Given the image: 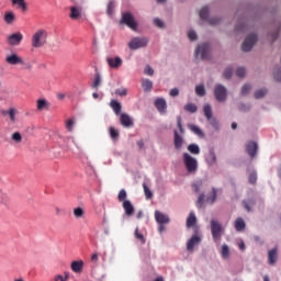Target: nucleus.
Returning a JSON list of instances; mask_svg holds the SVG:
<instances>
[{"label":"nucleus","mask_w":281,"mask_h":281,"mask_svg":"<svg viewBox=\"0 0 281 281\" xmlns=\"http://www.w3.org/2000/svg\"><path fill=\"white\" fill-rule=\"evenodd\" d=\"M183 164L190 175H194L199 170V161L188 153L183 154Z\"/></svg>","instance_id":"nucleus-1"},{"label":"nucleus","mask_w":281,"mask_h":281,"mask_svg":"<svg viewBox=\"0 0 281 281\" xmlns=\"http://www.w3.org/2000/svg\"><path fill=\"white\" fill-rule=\"evenodd\" d=\"M47 43V31L38 30L32 37V47H43Z\"/></svg>","instance_id":"nucleus-2"},{"label":"nucleus","mask_w":281,"mask_h":281,"mask_svg":"<svg viewBox=\"0 0 281 281\" xmlns=\"http://www.w3.org/2000/svg\"><path fill=\"white\" fill-rule=\"evenodd\" d=\"M223 232V225L216 222V220H211V234L214 243H218V240H221Z\"/></svg>","instance_id":"nucleus-3"},{"label":"nucleus","mask_w":281,"mask_h":281,"mask_svg":"<svg viewBox=\"0 0 281 281\" xmlns=\"http://www.w3.org/2000/svg\"><path fill=\"white\" fill-rule=\"evenodd\" d=\"M257 42H258V35L256 34L248 35L241 45L243 52H251V49L254 48Z\"/></svg>","instance_id":"nucleus-4"},{"label":"nucleus","mask_w":281,"mask_h":281,"mask_svg":"<svg viewBox=\"0 0 281 281\" xmlns=\"http://www.w3.org/2000/svg\"><path fill=\"white\" fill-rule=\"evenodd\" d=\"M214 95L217 102H225L227 100V88L223 85H216L214 88Z\"/></svg>","instance_id":"nucleus-5"},{"label":"nucleus","mask_w":281,"mask_h":281,"mask_svg":"<svg viewBox=\"0 0 281 281\" xmlns=\"http://www.w3.org/2000/svg\"><path fill=\"white\" fill-rule=\"evenodd\" d=\"M5 63H8V65H25L23 58L16 54H11L7 56ZM26 69H32V66L30 64H26Z\"/></svg>","instance_id":"nucleus-6"},{"label":"nucleus","mask_w":281,"mask_h":281,"mask_svg":"<svg viewBox=\"0 0 281 281\" xmlns=\"http://www.w3.org/2000/svg\"><path fill=\"white\" fill-rule=\"evenodd\" d=\"M148 45V38L146 37H134L130 43V49H140V47H146Z\"/></svg>","instance_id":"nucleus-7"},{"label":"nucleus","mask_w":281,"mask_h":281,"mask_svg":"<svg viewBox=\"0 0 281 281\" xmlns=\"http://www.w3.org/2000/svg\"><path fill=\"white\" fill-rule=\"evenodd\" d=\"M187 229H193L195 234H199V225H196V215L194 212H190L188 217H187Z\"/></svg>","instance_id":"nucleus-8"},{"label":"nucleus","mask_w":281,"mask_h":281,"mask_svg":"<svg viewBox=\"0 0 281 281\" xmlns=\"http://www.w3.org/2000/svg\"><path fill=\"white\" fill-rule=\"evenodd\" d=\"M195 56H201L202 60L210 58V44L199 45L195 49Z\"/></svg>","instance_id":"nucleus-9"},{"label":"nucleus","mask_w":281,"mask_h":281,"mask_svg":"<svg viewBox=\"0 0 281 281\" xmlns=\"http://www.w3.org/2000/svg\"><path fill=\"white\" fill-rule=\"evenodd\" d=\"M122 23L127 25V27H131V30H137V22L135 21V18L133 14L126 12L122 15Z\"/></svg>","instance_id":"nucleus-10"},{"label":"nucleus","mask_w":281,"mask_h":281,"mask_svg":"<svg viewBox=\"0 0 281 281\" xmlns=\"http://www.w3.org/2000/svg\"><path fill=\"white\" fill-rule=\"evenodd\" d=\"M198 245H201V236H199L196 233L192 235V237L187 241V251H194V247Z\"/></svg>","instance_id":"nucleus-11"},{"label":"nucleus","mask_w":281,"mask_h":281,"mask_svg":"<svg viewBox=\"0 0 281 281\" xmlns=\"http://www.w3.org/2000/svg\"><path fill=\"white\" fill-rule=\"evenodd\" d=\"M9 45H21V41H23V34L21 33H13L8 37Z\"/></svg>","instance_id":"nucleus-12"},{"label":"nucleus","mask_w":281,"mask_h":281,"mask_svg":"<svg viewBox=\"0 0 281 281\" xmlns=\"http://www.w3.org/2000/svg\"><path fill=\"white\" fill-rule=\"evenodd\" d=\"M246 153L251 158L256 157V154L258 153V144L256 142H248L246 144Z\"/></svg>","instance_id":"nucleus-13"},{"label":"nucleus","mask_w":281,"mask_h":281,"mask_svg":"<svg viewBox=\"0 0 281 281\" xmlns=\"http://www.w3.org/2000/svg\"><path fill=\"white\" fill-rule=\"evenodd\" d=\"M106 63L109 65V67H111V69H120L121 65H122V58L121 57H109L106 59Z\"/></svg>","instance_id":"nucleus-14"},{"label":"nucleus","mask_w":281,"mask_h":281,"mask_svg":"<svg viewBox=\"0 0 281 281\" xmlns=\"http://www.w3.org/2000/svg\"><path fill=\"white\" fill-rule=\"evenodd\" d=\"M173 146L176 150H181L183 146V136L179 135V132L177 131L173 132Z\"/></svg>","instance_id":"nucleus-15"},{"label":"nucleus","mask_w":281,"mask_h":281,"mask_svg":"<svg viewBox=\"0 0 281 281\" xmlns=\"http://www.w3.org/2000/svg\"><path fill=\"white\" fill-rule=\"evenodd\" d=\"M155 218H156V222L158 223V225H166V224L170 223V218L159 211L155 212Z\"/></svg>","instance_id":"nucleus-16"},{"label":"nucleus","mask_w":281,"mask_h":281,"mask_svg":"<svg viewBox=\"0 0 281 281\" xmlns=\"http://www.w3.org/2000/svg\"><path fill=\"white\" fill-rule=\"evenodd\" d=\"M155 106H156L157 111H159V113H166V109H168V105L166 103V99L158 98L155 101Z\"/></svg>","instance_id":"nucleus-17"},{"label":"nucleus","mask_w":281,"mask_h":281,"mask_svg":"<svg viewBox=\"0 0 281 281\" xmlns=\"http://www.w3.org/2000/svg\"><path fill=\"white\" fill-rule=\"evenodd\" d=\"M120 122L122 126H124L125 128H131V126H133V120L128 114H125V113L121 114Z\"/></svg>","instance_id":"nucleus-18"},{"label":"nucleus","mask_w":281,"mask_h":281,"mask_svg":"<svg viewBox=\"0 0 281 281\" xmlns=\"http://www.w3.org/2000/svg\"><path fill=\"white\" fill-rule=\"evenodd\" d=\"M0 203L8 210L10 207V195H8L3 190H0Z\"/></svg>","instance_id":"nucleus-19"},{"label":"nucleus","mask_w":281,"mask_h":281,"mask_svg":"<svg viewBox=\"0 0 281 281\" xmlns=\"http://www.w3.org/2000/svg\"><path fill=\"white\" fill-rule=\"evenodd\" d=\"M82 14V8L80 7H71L70 8V19H72L74 21H76L77 19H80Z\"/></svg>","instance_id":"nucleus-20"},{"label":"nucleus","mask_w":281,"mask_h":281,"mask_svg":"<svg viewBox=\"0 0 281 281\" xmlns=\"http://www.w3.org/2000/svg\"><path fill=\"white\" fill-rule=\"evenodd\" d=\"M123 209L125 210L126 216H133V214H135V207L133 206L131 201H124Z\"/></svg>","instance_id":"nucleus-21"},{"label":"nucleus","mask_w":281,"mask_h":281,"mask_svg":"<svg viewBox=\"0 0 281 281\" xmlns=\"http://www.w3.org/2000/svg\"><path fill=\"white\" fill-rule=\"evenodd\" d=\"M70 267H71V270L74 271V273H81L82 268L85 267V262L82 260L72 261Z\"/></svg>","instance_id":"nucleus-22"},{"label":"nucleus","mask_w":281,"mask_h":281,"mask_svg":"<svg viewBox=\"0 0 281 281\" xmlns=\"http://www.w3.org/2000/svg\"><path fill=\"white\" fill-rule=\"evenodd\" d=\"M278 260V248H273L268 252V262L269 265H276Z\"/></svg>","instance_id":"nucleus-23"},{"label":"nucleus","mask_w":281,"mask_h":281,"mask_svg":"<svg viewBox=\"0 0 281 281\" xmlns=\"http://www.w3.org/2000/svg\"><path fill=\"white\" fill-rule=\"evenodd\" d=\"M206 164L209 166H214V164H216V153H214V149H211L206 155Z\"/></svg>","instance_id":"nucleus-24"},{"label":"nucleus","mask_w":281,"mask_h":281,"mask_svg":"<svg viewBox=\"0 0 281 281\" xmlns=\"http://www.w3.org/2000/svg\"><path fill=\"white\" fill-rule=\"evenodd\" d=\"M110 106L114 111L115 115H120L122 113V104L116 100H112Z\"/></svg>","instance_id":"nucleus-25"},{"label":"nucleus","mask_w":281,"mask_h":281,"mask_svg":"<svg viewBox=\"0 0 281 281\" xmlns=\"http://www.w3.org/2000/svg\"><path fill=\"white\" fill-rule=\"evenodd\" d=\"M95 75H94V80L92 83V89L98 90L100 85H102V77L100 76V72L98 71V69H95Z\"/></svg>","instance_id":"nucleus-26"},{"label":"nucleus","mask_w":281,"mask_h":281,"mask_svg":"<svg viewBox=\"0 0 281 281\" xmlns=\"http://www.w3.org/2000/svg\"><path fill=\"white\" fill-rule=\"evenodd\" d=\"M11 1L13 5H19L22 12H27V3H25V0H11Z\"/></svg>","instance_id":"nucleus-27"},{"label":"nucleus","mask_w":281,"mask_h":281,"mask_svg":"<svg viewBox=\"0 0 281 281\" xmlns=\"http://www.w3.org/2000/svg\"><path fill=\"white\" fill-rule=\"evenodd\" d=\"M110 137L113 139V142H117L120 139V132L115 130V127L111 126L109 128Z\"/></svg>","instance_id":"nucleus-28"},{"label":"nucleus","mask_w":281,"mask_h":281,"mask_svg":"<svg viewBox=\"0 0 281 281\" xmlns=\"http://www.w3.org/2000/svg\"><path fill=\"white\" fill-rule=\"evenodd\" d=\"M246 225H245V221L240 217H238L237 220H235V228L237 232H243V229H245Z\"/></svg>","instance_id":"nucleus-29"},{"label":"nucleus","mask_w":281,"mask_h":281,"mask_svg":"<svg viewBox=\"0 0 281 281\" xmlns=\"http://www.w3.org/2000/svg\"><path fill=\"white\" fill-rule=\"evenodd\" d=\"M15 19H16V16L14 15V13L12 11H9L4 14V21H5V23H8V25H11V23H14Z\"/></svg>","instance_id":"nucleus-30"},{"label":"nucleus","mask_w":281,"mask_h":281,"mask_svg":"<svg viewBox=\"0 0 281 281\" xmlns=\"http://www.w3.org/2000/svg\"><path fill=\"white\" fill-rule=\"evenodd\" d=\"M188 150L191 153V155H200L201 153V148L196 144H190L188 146Z\"/></svg>","instance_id":"nucleus-31"},{"label":"nucleus","mask_w":281,"mask_h":281,"mask_svg":"<svg viewBox=\"0 0 281 281\" xmlns=\"http://www.w3.org/2000/svg\"><path fill=\"white\" fill-rule=\"evenodd\" d=\"M142 87H143L144 91H151L153 90V81H150L149 79H143Z\"/></svg>","instance_id":"nucleus-32"},{"label":"nucleus","mask_w":281,"mask_h":281,"mask_svg":"<svg viewBox=\"0 0 281 281\" xmlns=\"http://www.w3.org/2000/svg\"><path fill=\"white\" fill-rule=\"evenodd\" d=\"M75 218H83L85 217V209L76 207L72 211Z\"/></svg>","instance_id":"nucleus-33"},{"label":"nucleus","mask_w":281,"mask_h":281,"mask_svg":"<svg viewBox=\"0 0 281 281\" xmlns=\"http://www.w3.org/2000/svg\"><path fill=\"white\" fill-rule=\"evenodd\" d=\"M115 10V1L110 0L106 8V14L108 16H113V11Z\"/></svg>","instance_id":"nucleus-34"},{"label":"nucleus","mask_w":281,"mask_h":281,"mask_svg":"<svg viewBox=\"0 0 281 281\" xmlns=\"http://www.w3.org/2000/svg\"><path fill=\"white\" fill-rule=\"evenodd\" d=\"M184 111H187L188 113H196V111H198L196 104H194V103L186 104Z\"/></svg>","instance_id":"nucleus-35"},{"label":"nucleus","mask_w":281,"mask_h":281,"mask_svg":"<svg viewBox=\"0 0 281 281\" xmlns=\"http://www.w3.org/2000/svg\"><path fill=\"white\" fill-rule=\"evenodd\" d=\"M3 115H9L11 122L16 121V110H14V109H10L9 111L3 112Z\"/></svg>","instance_id":"nucleus-36"},{"label":"nucleus","mask_w":281,"mask_h":281,"mask_svg":"<svg viewBox=\"0 0 281 281\" xmlns=\"http://www.w3.org/2000/svg\"><path fill=\"white\" fill-rule=\"evenodd\" d=\"M207 16H210V9L207 7H203L200 10V18L205 21V20H207Z\"/></svg>","instance_id":"nucleus-37"},{"label":"nucleus","mask_w":281,"mask_h":281,"mask_svg":"<svg viewBox=\"0 0 281 281\" xmlns=\"http://www.w3.org/2000/svg\"><path fill=\"white\" fill-rule=\"evenodd\" d=\"M143 189H144L146 199L150 200L153 198V191H150V188H148V184H146V182L143 183Z\"/></svg>","instance_id":"nucleus-38"},{"label":"nucleus","mask_w":281,"mask_h":281,"mask_svg":"<svg viewBox=\"0 0 281 281\" xmlns=\"http://www.w3.org/2000/svg\"><path fill=\"white\" fill-rule=\"evenodd\" d=\"M221 254H222V258H229V246H227V244H224L222 246V250H221Z\"/></svg>","instance_id":"nucleus-39"},{"label":"nucleus","mask_w":281,"mask_h":281,"mask_svg":"<svg viewBox=\"0 0 281 281\" xmlns=\"http://www.w3.org/2000/svg\"><path fill=\"white\" fill-rule=\"evenodd\" d=\"M190 131H192V133H194L195 135H198L199 137H203V131H201L199 128V126L196 125H190L189 126Z\"/></svg>","instance_id":"nucleus-40"},{"label":"nucleus","mask_w":281,"mask_h":281,"mask_svg":"<svg viewBox=\"0 0 281 281\" xmlns=\"http://www.w3.org/2000/svg\"><path fill=\"white\" fill-rule=\"evenodd\" d=\"M11 139L16 144H21V142H23V136H21V133L15 132L12 134Z\"/></svg>","instance_id":"nucleus-41"},{"label":"nucleus","mask_w":281,"mask_h":281,"mask_svg":"<svg viewBox=\"0 0 281 281\" xmlns=\"http://www.w3.org/2000/svg\"><path fill=\"white\" fill-rule=\"evenodd\" d=\"M134 236H135V238H137V240H140V243L143 245L146 244V238H144V235L142 233H139V228L135 229Z\"/></svg>","instance_id":"nucleus-42"},{"label":"nucleus","mask_w":281,"mask_h":281,"mask_svg":"<svg viewBox=\"0 0 281 281\" xmlns=\"http://www.w3.org/2000/svg\"><path fill=\"white\" fill-rule=\"evenodd\" d=\"M204 115L206 120H210L212 117V106L210 104L204 105Z\"/></svg>","instance_id":"nucleus-43"},{"label":"nucleus","mask_w":281,"mask_h":281,"mask_svg":"<svg viewBox=\"0 0 281 281\" xmlns=\"http://www.w3.org/2000/svg\"><path fill=\"white\" fill-rule=\"evenodd\" d=\"M195 93L196 95H200L201 98H203V95H205V87L203 85L196 86Z\"/></svg>","instance_id":"nucleus-44"},{"label":"nucleus","mask_w":281,"mask_h":281,"mask_svg":"<svg viewBox=\"0 0 281 281\" xmlns=\"http://www.w3.org/2000/svg\"><path fill=\"white\" fill-rule=\"evenodd\" d=\"M267 95V89H260L255 92L256 100H260V98H265Z\"/></svg>","instance_id":"nucleus-45"},{"label":"nucleus","mask_w":281,"mask_h":281,"mask_svg":"<svg viewBox=\"0 0 281 281\" xmlns=\"http://www.w3.org/2000/svg\"><path fill=\"white\" fill-rule=\"evenodd\" d=\"M117 200H119L121 203H124V201H128V200H126V190L122 189V190L119 192Z\"/></svg>","instance_id":"nucleus-46"},{"label":"nucleus","mask_w":281,"mask_h":281,"mask_svg":"<svg viewBox=\"0 0 281 281\" xmlns=\"http://www.w3.org/2000/svg\"><path fill=\"white\" fill-rule=\"evenodd\" d=\"M201 188H203V181H195L193 184H192V190L193 192H199V190H201Z\"/></svg>","instance_id":"nucleus-47"},{"label":"nucleus","mask_w":281,"mask_h":281,"mask_svg":"<svg viewBox=\"0 0 281 281\" xmlns=\"http://www.w3.org/2000/svg\"><path fill=\"white\" fill-rule=\"evenodd\" d=\"M209 124H211V126H213V128L218 130V121L216 120V117L211 116L210 119H206Z\"/></svg>","instance_id":"nucleus-48"},{"label":"nucleus","mask_w":281,"mask_h":281,"mask_svg":"<svg viewBox=\"0 0 281 281\" xmlns=\"http://www.w3.org/2000/svg\"><path fill=\"white\" fill-rule=\"evenodd\" d=\"M47 106V101L45 99L37 100V111H43Z\"/></svg>","instance_id":"nucleus-49"},{"label":"nucleus","mask_w":281,"mask_h":281,"mask_svg":"<svg viewBox=\"0 0 281 281\" xmlns=\"http://www.w3.org/2000/svg\"><path fill=\"white\" fill-rule=\"evenodd\" d=\"M205 201V193H201L198 198V201H196V206L198 207H203V203Z\"/></svg>","instance_id":"nucleus-50"},{"label":"nucleus","mask_w":281,"mask_h":281,"mask_svg":"<svg viewBox=\"0 0 281 281\" xmlns=\"http://www.w3.org/2000/svg\"><path fill=\"white\" fill-rule=\"evenodd\" d=\"M234 72V69H232V67H228L224 70V78H226V80H229V78H232V74Z\"/></svg>","instance_id":"nucleus-51"},{"label":"nucleus","mask_w":281,"mask_h":281,"mask_svg":"<svg viewBox=\"0 0 281 281\" xmlns=\"http://www.w3.org/2000/svg\"><path fill=\"white\" fill-rule=\"evenodd\" d=\"M247 74V70H245V68L239 67L236 70V76H238V78H245V75Z\"/></svg>","instance_id":"nucleus-52"},{"label":"nucleus","mask_w":281,"mask_h":281,"mask_svg":"<svg viewBox=\"0 0 281 281\" xmlns=\"http://www.w3.org/2000/svg\"><path fill=\"white\" fill-rule=\"evenodd\" d=\"M74 124H75L74 119L67 120L66 121V128H67V131H69V132L74 131Z\"/></svg>","instance_id":"nucleus-53"},{"label":"nucleus","mask_w":281,"mask_h":281,"mask_svg":"<svg viewBox=\"0 0 281 281\" xmlns=\"http://www.w3.org/2000/svg\"><path fill=\"white\" fill-rule=\"evenodd\" d=\"M144 74H145L146 76H154L155 70L153 69V67H150V66L147 65V66L145 67Z\"/></svg>","instance_id":"nucleus-54"},{"label":"nucleus","mask_w":281,"mask_h":281,"mask_svg":"<svg viewBox=\"0 0 281 281\" xmlns=\"http://www.w3.org/2000/svg\"><path fill=\"white\" fill-rule=\"evenodd\" d=\"M257 180H258V175L256 172H251L248 178L249 183H256Z\"/></svg>","instance_id":"nucleus-55"},{"label":"nucleus","mask_w":281,"mask_h":281,"mask_svg":"<svg viewBox=\"0 0 281 281\" xmlns=\"http://www.w3.org/2000/svg\"><path fill=\"white\" fill-rule=\"evenodd\" d=\"M249 91H251V86L244 85L241 88V95H247V93H249Z\"/></svg>","instance_id":"nucleus-56"},{"label":"nucleus","mask_w":281,"mask_h":281,"mask_svg":"<svg viewBox=\"0 0 281 281\" xmlns=\"http://www.w3.org/2000/svg\"><path fill=\"white\" fill-rule=\"evenodd\" d=\"M115 93H116V95L124 97V95H127V94H128V90H126L125 88H123V89H116V90H115Z\"/></svg>","instance_id":"nucleus-57"},{"label":"nucleus","mask_w":281,"mask_h":281,"mask_svg":"<svg viewBox=\"0 0 281 281\" xmlns=\"http://www.w3.org/2000/svg\"><path fill=\"white\" fill-rule=\"evenodd\" d=\"M272 41H277L278 40V36H280V26H278V29L270 34Z\"/></svg>","instance_id":"nucleus-58"},{"label":"nucleus","mask_w":281,"mask_h":281,"mask_svg":"<svg viewBox=\"0 0 281 281\" xmlns=\"http://www.w3.org/2000/svg\"><path fill=\"white\" fill-rule=\"evenodd\" d=\"M207 203H214L216 201V189H213V194L211 198L206 199Z\"/></svg>","instance_id":"nucleus-59"},{"label":"nucleus","mask_w":281,"mask_h":281,"mask_svg":"<svg viewBox=\"0 0 281 281\" xmlns=\"http://www.w3.org/2000/svg\"><path fill=\"white\" fill-rule=\"evenodd\" d=\"M177 124H178V128L180 131V135H183V125L181 124V116L177 117Z\"/></svg>","instance_id":"nucleus-60"},{"label":"nucleus","mask_w":281,"mask_h":281,"mask_svg":"<svg viewBox=\"0 0 281 281\" xmlns=\"http://www.w3.org/2000/svg\"><path fill=\"white\" fill-rule=\"evenodd\" d=\"M273 76L277 82H281V69H278Z\"/></svg>","instance_id":"nucleus-61"},{"label":"nucleus","mask_w":281,"mask_h":281,"mask_svg":"<svg viewBox=\"0 0 281 281\" xmlns=\"http://www.w3.org/2000/svg\"><path fill=\"white\" fill-rule=\"evenodd\" d=\"M169 95H171V98H177V95H179V89L173 88L170 90Z\"/></svg>","instance_id":"nucleus-62"},{"label":"nucleus","mask_w":281,"mask_h":281,"mask_svg":"<svg viewBox=\"0 0 281 281\" xmlns=\"http://www.w3.org/2000/svg\"><path fill=\"white\" fill-rule=\"evenodd\" d=\"M154 23L157 27H164V21H161L159 18H156Z\"/></svg>","instance_id":"nucleus-63"},{"label":"nucleus","mask_w":281,"mask_h":281,"mask_svg":"<svg viewBox=\"0 0 281 281\" xmlns=\"http://www.w3.org/2000/svg\"><path fill=\"white\" fill-rule=\"evenodd\" d=\"M188 37H189L191 41H196V33H195L194 31H189Z\"/></svg>","instance_id":"nucleus-64"}]
</instances>
